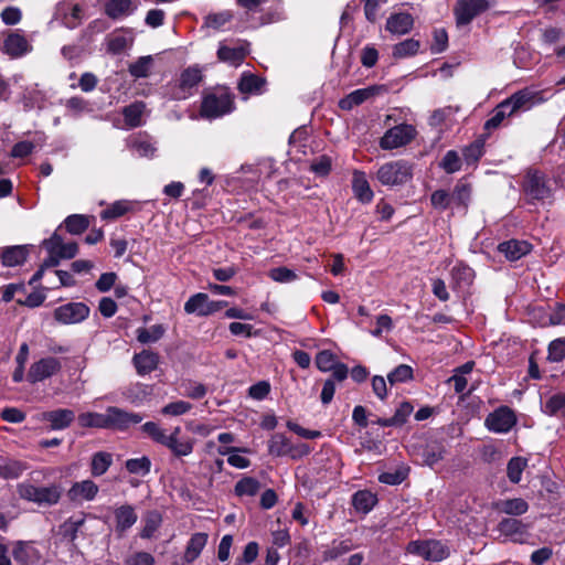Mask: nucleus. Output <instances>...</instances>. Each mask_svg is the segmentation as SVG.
<instances>
[{
  "instance_id": "21",
  "label": "nucleus",
  "mask_w": 565,
  "mask_h": 565,
  "mask_svg": "<svg viewBox=\"0 0 565 565\" xmlns=\"http://www.w3.org/2000/svg\"><path fill=\"white\" fill-rule=\"evenodd\" d=\"M452 288L463 290L469 288L475 279V271L468 265L459 263L451 268Z\"/></svg>"
},
{
  "instance_id": "47",
  "label": "nucleus",
  "mask_w": 565,
  "mask_h": 565,
  "mask_svg": "<svg viewBox=\"0 0 565 565\" xmlns=\"http://www.w3.org/2000/svg\"><path fill=\"white\" fill-rule=\"evenodd\" d=\"M153 60L150 55L141 56L129 65V73L136 78L147 77L150 74Z\"/></svg>"
},
{
  "instance_id": "46",
  "label": "nucleus",
  "mask_w": 565,
  "mask_h": 565,
  "mask_svg": "<svg viewBox=\"0 0 565 565\" xmlns=\"http://www.w3.org/2000/svg\"><path fill=\"white\" fill-rule=\"evenodd\" d=\"M131 210V203L129 201L120 200L110 204L107 209L100 212L103 220H115Z\"/></svg>"
},
{
  "instance_id": "11",
  "label": "nucleus",
  "mask_w": 565,
  "mask_h": 565,
  "mask_svg": "<svg viewBox=\"0 0 565 565\" xmlns=\"http://www.w3.org/2000/svg\"><path fill=\"white\" fill-rule=\"evenodd\" d=\"M407 552L431 562H439L449 555L448 548L435 540L412 541L407 545Z\"/></svg>"
},
{
  "instance_id": "27",
  "label": "nucleus",
  "mask_w": 565,
  "mask_h": 565,
  "mask_svg": "<svg viewBox=\"0 0 565 565\" xmlns=\"http://www.w3.org/2000/svg\"><path fill=\"white\" fill-rule=\"evenodd\" d=\"M184 311L189 315L195 313L201 317L211 315V300L206 294L198 292L191 296L184 303Z\"/></svg>"
},
{
  "instance_id": "23",
  "label": "nucleus",
  "mask_w": 565,
  "mask_h": 565,
  "mask_svg": "<svg viewBox=\"0 0 565 565\" xmlns=\"http://www.w3.org/2000/svg\"><path fill=\"white\" fill-rule=\"evenodd\" d=\"M28 256L29 247L26 245L9 246L1 250V260L6 267L20 266L25 263Z\"/></svg>"
},
{
  "instance_id": "55",
  "label": "nucleus",
  "mask_w": 565,
  "mask_h": 565,
  "mask_svg": "<svg viewBox=\"0 0 565 565\" xmlns=\"http://www.w3.org/2000/svg\"><path fill=\"white\" fill-rule=\"evenodd\" d=\"M132 39L122 34H111L107 40V51L111 54H119L131 45Z\"/></svg>"
},
{
  "instance_id": "60",
  "label": "nucleus",
  "mask_w": 565,
  "mask_h": 565,
  "mask_svg": "<svg viewBox=\"0 0 565 565\" xmlns=\"http://www.w3.org/2000/svg\"><path fill=\"white\" fill-rule=\"evenodd\" d=\"M337 363V356L329 350L320 351L316 355V365L321 372H330Z\"/></svg>"
},
{
  "instance_id": "12",
  "label": "nucleus",
  "mask_w": 565,
  "mask_h": 565,
  "mask_svg": "<svg viewBox=\"0 0 565 565\" xmlns=\"http://www.w3.org/2000/svg\"><path fill=\"white\" fill-rule=\"evenodd\" d=\"M61 370L62 363L58 359L53 356L42 358L31 364L26 379L31 384L43 382L57 374Z\"/></svg>"
},
{
  "instance_id": "58",
  "label": "nucleus",
  "mask_w": 565,
  "mask_h": 565,
  "mask_svg": "<svg viewBox=\"0 0 565 565\" xmlns=\"http://www.w3.org/2000/svg\"><path fill=\"white\" fill-rule=\"evenodd\" d=\"M458 110L459 107L452 106H446L444 108L436 109L429 117V125L435 127L440 126L449 120Z\"/></svg>"
},
{
  "instance_id": "43",
  "label": "nucleus",
  "mask_w": 565,
  "mask_h": 565,
  "mask_svg": "<svg viewBox=\"0 0 565 565\" xmlns=\"http://www.w3.org/2000/svg\"><path fill=\"white\" fill-rule=\"evenodd\" d=\"M26 469L28 466L23 461L8 460L3 465H0V477H2L3 479H17Z\"/></svg>"
},
{
  "instance_id": "40",
  "label": "nucleus",
  "mask_w": 565,
  "mask_h": 565,
  "mask_svg": "<svg viewBox=\"0 0 565 565\" xmlns=\"http://www.w3.org/2000/svg\"><path fill=\"white\" fill-rule=\"evenodd\" d=\"M291 441L282 434H275L268 441V451L276 457L288 456Z\"/></svg>"
},
{
  "instance_id": "44",
  "label": "nucleus",
  "mask_w": 565,
  "mask_h": 565,
  "mask_svg": "<svg viewBox=\"0 0 565 565\" xmlns=\"http://www.w3.org/2000/svg\"><path fill=\"white\" fill-rule=\"evenodd\" d=\"M419 42L414 39H407L394 45L393 56L395 58H405L415 55L419 50Z\"/></svg>"
},
{
  "instance_id": "28",
  "label": "nucleus",
  "mask_w": 565,
  "mask_h": 565,
  "mask_svg": "<svg viewBox=\"0 0 565 565\" xmlns=\"http://www.w3.org/2000/svg\"><path fill=\"white\" fill-rule=\"evenodd\" d=\"M2 51L11 57H19L29 51V43L23 35L10 33L3 42Z\"/></svg>"
},
{
  "instance_id": "41",
  "label": "nucleus",
  "mask_w": 565,
  "mask_h": 565,
  "mask_svg": "<svg viewBox=\"0 0 565 565\" xmlns=\"http://www.w3.org/2000/svg\"><path fill=\"white\" fill-rule=\"evenodd\" d=\"M260 490V482L253 477H244L235 484L234 491L237 497H254Z\"/></svg>"
},
{
  "instance_id": "31",
  "label": "nucleus",
  "mask_w": 565,
  "mask_h": 565,
  "mask_svg": "<svg viewBox=\"0 0 565 565\" xmlns=\"http://www.w3.org/2000/svg\"><path fill=\"white\" fill-rule=\"evenodd\" d=\"M376 503V495L369 490H360L352 495V505L358 512L363 514L369 513Z\"/></svg>"
},
{
  "instance_id": "48",
  "label": "nucleus",
  "mask_w": 565,
  "mask_h": 565,
  "mask_svg": "<svg viewBox=\"0 0 565 565\" xmlns=\"http://www.w3.org/2000/svg\"><path fill=\"white\" fill-rule=\"evenodd\" d=\"M544 413L550 416L562 415L565 417V394L552 395L544 405Z\"/></svg>"
},
{
  "instance_id": "56",
  "label": "nucleus",
  "mask_w": 565,
  "mask_h": 565,
  "mask_svg": "<svg viewBox=\"0 0 565 565\" xmlns=\"http://www.w3.org/2000/svg\"><path fill=\"white\" fill-rule=\"evenodd\" d=\"M65 108L70 116L78 117L83 113L88 111V102L83 97L74 96L65 100Z\"/></svg>"
},
{
  "instance_id": "33",
  "label": "nucleus",
  "mask_w": 565,
  "mask_h": 565,
  "mask_svg": "<svg viewBox=\"0 0 565 565\" xmlns=\"http://www.w3.org/2000/svg\"><path fill=\"white\" fill-rule=\"evenodd\" d=\"M78 425L83 428L108 429L107 411L105 413L87 412L77 417Z\"/></svg>"
},
{
  "instance_id": "17",
  "label": "nucleus",
  "mask_w": 565,
  "mask_h": 565,
  "mask_svg": "<svg viewBox=\"0 0 565 565\" xmlns=\"http://www.w3.org/2000/svg\"><path fill=\"white\" fill-rule=\"evenodd\" d=\"M381 89L382 88L380 86H369L353 90L344 98L339 100V107L343 110H351L355 106H359L375 96Z\"/></svg>"
},
{
  "instance_id": "26",
  "label": "nucleus",
  "mask_w": 565,
  "mask_h": 565,
  "mask_svg": "<svg viewBox=\"0 0 565 565\" xmlns=\"http://www.w3.org/2000/svg\"><path fill=\"white\" fill-rule=\"evenodd\" d=\"M116 532L120 535L130 529L138 520L135 509L129 504H124L115 510Z\"/></svg>"
},
{
  "instance_id": "13",
  "label": "nucleus",
  "mask_w": 565,
  "mask_h": 565,
  "mask_svg": "<svg viewBox=\"0 0 565 565\" xmlns=\"http://www.w3.org/2000/svg\"><path fill=\"white\" fill-rule=\"evenodd\" d=\"M89 307L84 302H68L54 310V319L62 324H75L89 316Z\"/></svg>"
},
{
  "instance_id": "39",
  "label": "nucleus",
  "mask_w": 565,
  "mask_h": 565,
  "mask_svg": "<svg viewBox=\"0 0 565 565\" xmlns=\"http://www.w3.org/2000/svg\"><path fill=\"white\" fill-rule=\"evenodd\" d=\"M64 224L70 234L79 235L89 227V216L84 214H72L64 220Z\"/></svg>"
},
{
  "instance_id": "25",
  "label": "nucleus",
  "mask_w": 565,
  "mask_h": 565,
  "mask_svg": "<svg viewBox=\"0 0 565 565\" xmlns=\"http://www.w3.org/2000/svg\"><path fill=\"white\" fill-rule=\"evenodd\" d=\"M352 190L355 198L362 203H370L374 193L369 184L366 175L362 171H354L352 178Z\"/></svg>"
},
{
  "instance_id": "2",
  "label": "nucleus",
  "mask_w": 565,
  "mask_h": 565,
  "mask_svg": "<svg viewBox=\"0 0 565 565\" xmlns=\"http://www.w3.org/2000/svg\"><path fill=\"white\" fill-rule=\"evenodd\" d=\"M534 96L527 90H519L501 102L484 122V130L491 131L500 127L505 118L526 111L534 105Z\"/></svg>"
},
{
  "instance_id": "4",
  "label": "nucleus",
  "mask_w": 565,
  "mask_h": 565,
  "mask_svg": "<svg viewBox=\"0 0 565 565\" xmlns=\"http://www.w3.org/2000/svg\"><path fill=\"white\" fill-rule=\"evenodd\" d=\"M17 491L23 500L49 507L56 504L62 495V489L57 484L36 487L30 482H21L17 486Z\"/></svg>"
},
{
  "instance_id": "8",
  "label": "nucleus",
  "mask_w": 565,
  "mask_h": 565,
  "mask_svg": "<svg viewBox=\"0 0 565 565\" xmlns=\"http://www.w3.org/2000/svg\"><path fill=\"white\" fill-rule=\"evenodd\" d=\"M494 4V0H457L454 14L458 25H467Z\"/></svg>"
},
{
  "instance_id": "30",
  "label": "nucleus",
  "mask_w": 565,
  "mask_h": 565,
  "mask_svg": "<svg viewBox=\"0 0 565 565\" xmlns=\"http://www.w3.org/2000/svg\"><path fill=\"white\" fill-rule=\"evenodd\" d=\"M247 54L248 50L245 45L231 47L225 44H220L217 50V58L232 65H239Z\"/></svg>"
},
{
  "instance_id": "52",
  "label": "nucleus",
  "mask_w": 565,
  "mask_h": 565,
  "mask_svg": "<svg viewBox=\"0 0 565 565\" xmlns=\"http://www.w3.org/2000/svg\"><path fill=\"white\" fill-rule=\"evenodd\" d=\"M527 462L521 457H513L509 460L507 467L508 478L512 483H519L522 477V472L525 469Z\"/></svg>"
},
{
  "instance_id": "35",
  "label": "nucleus",
  "mask_w": 565,
  "mask_h": 565,
  "mask_svg": "<svg viewBox=\"0 0 565 565\" xmlns=\"http://www.w3.org/2000/svg\"><path fill=\"white\" fill-rule=\"evenodd\" d=\"M265 84L264 78L250 73H245L239 79L238 89L244 94H260Z\"/></svg>"
},
{
  "instance_id": "38",
  "label": "nucleus",
  "mask_w": 565,
  "mask_h": 565,
  "mask_svg": "<svg viewBox=\"0 0 565 565\" xmlns=\"http://www.w3.org/2000/svg\"><path fill=\"white\" fill-rule=\"evenodd\" d=\"M498 509L508 515H522L527 512L529 504L522 498L507 499L498 503Z\"/></svg>"
},
{
  "instance_id": "34",
  "label": "nucleus",
  "mask_w": 565,
  "mask_h": 565,
  "mask_svg": "<svg viewBox=\"0 0 565 565\" xmlns=\"http://www.w3.org/2000/svg\"><path fill=\"white\" fill-rule=\"evenodd\" d=\"M131 0H109L105 6V13L110 19H119L134 12Z\"/></svg>"
},
{
  "instance_id": "20",
  "label": "nucleus",
  "mask_w": 565,
  "mask_h": 565,
  "mask_svg": "<svg viewBox=\"0 0 565 565\" xmlns=\"http://www.w3.org/2000/svg\"><path fill=\"white\" fill-rule=\"evenodd\" d=\"M471 185L462 180H459L450 195V207L462 210L465 213L468 210L471 199Z\"/></svg>"
},
{
  "instance_id": "36",
  "label": "nucleus",
  "mask_w": 565,
  "mask_h": 565,
  "mask_svg": "<svg viewBox=\"0 0 565 565\" xmlns=\"http://www.w3.org/2000/svg\"><path fill=\"white\" fill-rule=\"evenodd\" d=\"M128 148L138 157L151 158L156 152V147L146 137H135L127 141Z\"/></svg>"
},
{
  "instance_id": "9",
  "label": "nucleus",
  "mask_w": 565,
  "mask_h": 565,
  "mask_svg": "<svg viewBox=\"0 0 565 565\" xmlns=\"http://www.w3.org/2000/svg\"><path fill=\"white\" fill-rule=\"evenodd\" d=\"M516 423V414L509 406H500L495 408L484 419L486 428L495 434L509 433Z\"/></svg>"
},
{
  "instance_id": "3",
  "label": "nucleus",
  "mask_w": 565,
  "mask_h": 565,
  "mask_svg": "<svg viewBox=\"0 0 565 565\" xmlns=\"http://www.w3.org/2000/svg\"><path fill=\"white\" fill-rule=\"evenodd\" d=\"M203 78V67L199 64L191 65L180 73L178 79L163 87V97L169 100L188 99L195 94Z\"/></svg>"
},
{
  "instance_id": "6",
  "label": "nucleus",
  "mask_w": 565,
  "mask_h": 565,
  "mask_svg": "<svg viewBox=\"0 0 565 565\" xmlns=\"http://www.w3.org/2000/svg\"><path fill=\"white\" fill-rule=\"evenodd\" d=\"M523 192L529 202H544L553 196V188L546 175L539 170H529L523 181Z\"/></svg>"
},
{
  "instance_id": "64",
  "label": "nucleus",
  "mask_w": 565,
  "mask_h": 565,
  "mask_svg": "<svg viewBox=\"0 0 565 565\" xmlns=\"http://www.w3.org/2000/svg\"><path fill=\"white\" fill-rule=\"evenodd\" d=\"M440 167L447 172V173H454L460 170L461 162L458 153L454 150H449L444 156Z\"/></svg>"
},
{
  "instance_id": "24",
  "label": "nucleus",
  "mask_w": 565,
  "mask_h": 565,
  "mask_svg": "<svg viewBox=\"0 0 565 565\" xmlns=\"http://www.w3.org/2000/svg\"><path fill=\"white\" fill-rule=\"evenodd\" d=\"M499 250L509 260H518L531 252L532 245L526 241L511 239L499 245Z\"/></svg>"
},
{
  "instance_id": "37",
  "label": "nucleus",
  "mask_w": 565,
  "mask_h": 565,
  "mask_svg": "<svg viewBox=\"0 0 565 565\" xmlns=\"http://www.w3.org/2000/svg\"><path fill=\"white\" fill-rule=\"evenodd\" d=\"M113 463V456L106 451H98L93 455L90 462V473L94 477H100L109 469Z\"/></svg>"
},
{
  "instance_id": "32",
  "label": "nucleus",
  "mask_w": 565,
  "mask_h": 565,
  "mask_svg": "<svg viewBox=\"0 0 565 565\" xmlns=\"http://www.w3.org/2000/svg\"><path fill=\"white\" fill-rule=\"evenodd\" d=\"M12 554L13 558L22 565L32 564L40 558L39 552L30 543L25 542H18Z\"/></svg>"
},
{
  "instance_id": "18",
  "label": "nucleus",
  "mask_w": 565,
  "mask_h": 565,
  "mask_svg": "<svg viewBox=\"0 0 565 565\" xmlns=\"http://www.w3.org/2000/svg\"><path fill=\"white\" fill-rule=\"evenodd\" d=\"M159 354L151 350H142L132 358V363L139 375L143 376L154 371L159 365Z\"/></svg>"
},
{
  "instance_id": "7",
  "label": "nucleus",
  "mask_w": 565,
  "mask_h": 565,
  "mask_svg": "<svg viewBox=\"0 0 565 565\" xmlns=\"http://www.w3.org/2000/svg\"><path fill=\"white\" fill-rule=\"evenodd\" d=\"M412 167L404 160L382 164L376 171V179L383 185H402L412 179Z\"/></svg>"
},
{
  "instance_id": "45",
  "label": "nucleus",
  "mask_w": 565,
  "mask_h": 565,
  "mask_svg": "<svg viewBox=\"0 0 565 565\" xmlns=\"http://www.w3.org/2000/svg\"><path fill=\"white\" fill-rule=\"evenodd\" d=\"M236 451H241V449L235 448V447H220L217 449V452L221 456H226V455L228 456L227 462L232 467H235L238 469H245V468L249 467L250 460L247 459L246 457L235 454Z\"/></svg>"
},
{
  "instance_id": "61",
  "label": "nucleus",
  "mask_w": 565,
  "mask_h": 565,
  "mask_svg": "<svg viewBox=\"0 0 565 565\" xmlns=\"http://www.w3.org/2000/svg\"><path fill=\"white\" fill-rule=\"evenodd\" d=\"M192 409V405L185 401H175L161 408V414L167 416H180Z\"/></svg>"
},
{
  "instance_id": "14",
  "label": "nucleus",
  "mask_w": 565,
  "mask_h": 565,
  "mask_svg": "<svg viewBox=\"0 0 565 565\" xmlns=\"http://www.w3.org/2000/svg\"><path fill=\"white\" fill-rule=\"evenodd\" d=\"M108 429L126 430L142 422L143 417L116 406L107 407Z\"/></svg>"
},
{
  "instance_id": "5",
  "label": "nucleus",
  "mask_w": 565,
  "mask_h": 565,
  "mask_svg": "<svg viewBox=\"0 0 565 565\" xmlns=\"http://www.w3.org/2000/svg\"><path fill=\"white\" fill-rule=\"evenodd\" d=\"M234 110V98L227 90L205 94L202 98L200 115L205 119H216Z\"/></svg>"
},
{
  "instance_id": "54",
  "label": "nucleus",
  "mask_w": 565,
  "mask_h": 565,
  "mask_svg": "<svg viewBox=\"0 0 565 565\" xmlns=\"http://www.w3.org/2000/svg\"><path fill=\"white\" fill-rule=\"evenodd\" d=\"M446 455V449L444 446L435 445V446H427L422 454L423 461L425 465L433 467L434 465L438 463L440 460L444 459Z\"/></svg>"
},
{
  "instance_id": "10",
  "label": "nucleus",
  "mask_w": 565,
  "mask_h": 565,
  "mask_svg": "<svg viewBox=\"0 0 565 565\" xmlns=\"http://www.w3.org/2000/svg\"><path fill=\"white\" fill-rule=\"evenodd\" d=\"M416 136L413 125L401 124L388 129L380 140V147L392 150L409 143Z\"/></svg>"
},
{
  "instance_id": "57",
  "label": "nucleus",
  "mask_w": 565,
  "mask_h": 565,
  "mask_svg": "<svg viewBox=\"0 0 565 565\" xmlns=\"http://www.w3.org/2000/svg\"><path fill=\"white\" fill-rule=\"evenodd\" d=\"M484 140L477 139L462 150V156L468 163L477 162L483 154Z\"/></svg>"
},
{
  "instance_id": "51",
  "label": "nucleus",
  "mask_w": 565,
  "mask_h": 565,
  "mask_svg": "<svg viewBox=\"0 0 565 565\" xmlns=\"http://www.w3.org/2000/svg\"><path fill=\"white\" fill-rule=\"evenodd\" d=\"M128 472L132 475L146 476L150 472L151 461L147 456L128 459L125 463Z\"/></svg>"
},
{
  "instance_id": "59",
  "label": "nucleus",
  "mask_w": 565,
  "mask_h": 565,
  "mask_svg": "<svg viewBox=\"0 0 565 565\" xmlns=\"http://www.w3.org/2000/svg\"><path fill=\"white\" fill-rule=\"evenodd\" d=\"M233 19V14L231 11L228 10H225V11H222V12H217V13H210L205 17V22L204 24L209 28H212V29H215V30H218L221 29L224 24H226L227 22H230L231 20Z\"/></svg>"
},
{
  "instance_id": "16",
  "label": "nucleus",
  "mask_w": 565,
  "mask_h": 565,
  "mask_svg": "<svg viewBox=\"0 0 565 565\" xmlns=\"http://www.w3.org/2000/svg\"><path fill=\"white\" fill-rule=\"evenodd\" d=\"M498 530L502 535L516 543H524L527 537L526 525L518 519L507 518L501 520Z\"/></svg>"
},
{
  "instance_id": "53",
  "label": "nucleus",
  "mask_w": 565,
  "mask_h": 565,
  "mask_svg": "<svg viewBox=\"0 0 565 565\" xmlns=\"http://www.w3.org/2000/svg\"><path fill=\"white\" fill-rule=\"evenodd\" d=\"M413 369L407 364H399L392 372L387 374V381L391 385L405 383L411 381L414 376Z\"/></svg>"
},
{
  "instance_id": "1",
  "label": "nucleus",
  "mask_w": 565,
  "mask_h": 565,
  "mask_svg": "<svg viewBox=\"0 0 565 565\" xmlns=\"http://www.w3.org/2000/svg\"><path fill=\"white\" fill-rule=\"evenodd\" d=\"M141 430L154 443L168 448L175 457H186L193 451L194 439L180 437L181 427L179 426L174 427L170 435H167L166 430L157 423L147 422L141 426Z\"/></svg>"
},
{
  "instance_id": "29",
  "label": "nucleus",
  "mask_w": 565,
  "mask_h": 565,
  "mask_svg": "<svg viewBox=\"0 0 565 565\" xmlns=\"http://www.w3.org/2000/svg\"><path fill=\"white\" fill-rule=\"evenodd\" d=\"M414 24L413 17L409 13H395L392 14L386 21V30L394 34L408 33Z\"/></svg>"
},
{
  "instance_id": "49",
  "label": "nucleus",
  "mask_w": 565,
  "mask_h": 565,
  "mask_svg": "<svg viewBox=\"0 0 565 565\" xmlns=\"http://www.w3.org/2000/svg\"><path fill=\"white\" fill-rule=\"evenodd\" d=\"M352 550V543L350 540H344L340 542H333L330 547H328L322 557L324 561H334L338 557L349 553Z\"/></svg>"
},
{
  "instance_id": "22",
  "label": "nucleus",
  "mask_w": 565,
  "mask_h": 565,
  "mask_svg": "<svg viewBox=\"0 0 565 565\" xmlns=\"http://www.w3.org/2000/svg\"><path fill=\"white\" fill-rule=\"evenodd\" d=\"M207 534L203 532H196L192 534L186 543V547L183 554V562L186 564H192L201 555L207 543Z\"/></svg>"
},
{
  "instance_id": "62",
  "label": "nucleus",
  "mask_w": 565,
  "mask_h": 565,
  "mask_svg": "<svg viewBox=\"0 0 565 565\" xmlns=\"http://www.w3.org/2000/svg\"><path fill=\"white\" fill-rule=\"evenodd\" d=\"M268 276L277 282L286 284L297 279V274L287 267H276L269 270Z\"/></svg>"
},
{
  "instance_id": "63",
  "label": "nucleus",
  "mask_w": 565,
  "mask_h": 565,
  "mask_svg": "<svg viewBox=\"0 0 565 565\" xmlns=\"http://www.w3.org/2000/svg\"><path fill=\"white\" fill-rule=\"evenodd\" d=\"M547 359L551 362H561L565 359V339L553 340L548 345Z\"/></svg>"
},
{
  "instance_id": "19",
  "label": "nucleus",
  "mask_w": 565,
  "mask_h": 565,
  "mask_svg": "<svg viewBox=\"0 0 565 565\" xmlns=\"http://www.w3.org/2000/svg\"><path fill=\"white\" fill-rule=\"evenodd\" d=\"M42 419L49 422L53 430H61L67 428L73 423L75 414L71 409L60 408L43 413Z\"/></svg>"
},
{
  "instance_id": "15",
  "label": "nucleus",
  "mask_w": 565,
  "mask_h": 565,
  "mask_svg": "<svg viewBox=\"0 0 565 565\" xmlns=\"http://www.w3.org/2000/svg\"><path fill=\"white\" fill-rule=\"evenodd\" d=\"M98 486L89 479L78 481L72 484L67 490V498L73 503H82L84 501H93L98 494Z\"/></svg>"
},
{
  "instance_id": "42",
  "label": "nucleus",
  "mask_w": 565,
  "mask_h": 565,
  "mask_svg": "<svg viewBox=\"0 0 565 565\" xmlns=\"http://www.w3.org/2000/svg\"><path fill=\"white\" fill-rule=\"evenodd\" d=\"M164 331L161 324H154L149 329L138 328L136 330V338L141 344L154 343L163 337Z\"/></svg>"
},
{
  "instance_id": "50",
  "label": "nucleus",
  "mask_w": 565,
  "mask_h": 565,
  "mask_svg": "<svg viewBox=\"0 0 565 565\" xmlns=\"http://www.w3.org/2000/svg\"><path fill=\"white\" fill-rule=\"evenodd\" d=\"M145 109L143 103H135L126 106L122 110L125 121L130 127H138L141 124V116Z\"/></svg>"
}]
</instances>
